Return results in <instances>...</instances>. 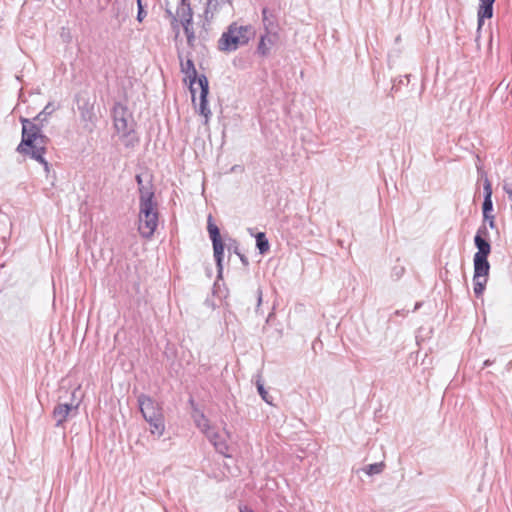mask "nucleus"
Masks as SVG:
<instances>
[{
	"mask_svg": "<svg viewBox=\"0 0 512 512\" xmlns=\"http://www.w3.org/2000/svg\"><path fill=\"white\" fill-rule=\"evenodd\" d=\"M150 425V432L157 437H161L165 431V422L164 416L159 415L155 417H151V419L145 420Z\"/></svg>",
	"mask_w": 512,
	"mask_h": 512,
	"instance_id": "18",
	"label": "nucleus"
},
{
	"mask_svg": "<svg viewBox=\"0 0 512 512\" xmlns=\"http://www.w3.org/2000/svg\"><path fill=\"white\" fill-rule=\"evenodd\" d=\"M484 192V201L482 204V212L484 220H488L489 214H491L493 210V202H492V186L490 181L486 178L483 185Z\"/></svg>",
	"mask_w": 512,
	"mask_h": 512,
	"instance_id": "15",
	"label": "nucleus"
},
{
	"mask_svg": "<svg viewBox=\"0 0 512 512\" xmlns=\"http://www.w3.org/2000/svg\"><path fill=\"white\" fill-rule=\"evenodd\" d=\"M138 404L145 420L163 414L161 406L150 396L140 394L138 396Z\"/></svg>",
	"mask_w": 512,
	"mask_h": 512,
	"instance_id": "9",
	"label": "nucleus"
},
{
	"mask_svg": "<svg viewBox=\"0 0 512 512\" xmlns=\"http://www.w3.org/2000/svg\"><path fill=\"white\" fill-rule=\"evenodd\" d=\"M181 25H182V27L184 29V33H185L186 38H187V44L190 47H193L194 43H195V40H196V37H195V32H194L193 27H192V23L181 24Z\"/></svg>",
	"mask_w": 512,
	"mask_h": 512,
	"instance_id": "24",
	"label": "nucleus"
},
{
	"mask_svg": "<svg viewBox=\"0 0 512 512\" xmlns=\"http://www.w3.org/2000/svg\"><path fill=\"white\" fill-rule=\"evenodd\" d=\"M54 111V104L48 103L33 120L21 119L22 139L16 149L20 154L29 156L42 164L46 172H49V163L45 160L44 154L49 139L42 133V128Z\"/></svg>",
	"mask_w": 512,
	"mask_h": 512,
	"instance_id": "1",
	"label": "nucleus"
},
{
	"mask_svg": "<svg viewBox=\"0 0 512 512\" xmlns=\"http://www.w3.org/2000/svg\"><path fill=\"white\" fill-rule=\"evenodd\" d=\"M384 467L385 464L383 462H377L367 465L363 470L367 475L373 476L376 474H380L384 470Z\"/></svg>",
	"mask_w": 512,
	"mask_h": 512,
	"instance_id": "23",
	"label": "nucleus"
},
{
	"mask_svg": "<svg viewBox=\"0 0 512 512\" xmlns=\"http://www.w3.org/2000/svg\"><path fill=\"white\" fill-rule=\"evenodd\" d=\"M256 247L260 254H265L269 250V242L264 232L256 234Z\"/></svg>",
	"mask_w": 512,
	"mask_h": 512,
	"instance_id": "22",
	"label": "nucleus"
},
{
	"mask_svg": "<svg viewBox=\"0 0 512 512\" xmlns=\"http://www.w3.org/2000/svg\"><path fill=\"white\" fill-rule=\"evenodd\" d=\"M232 10V0H206V8L203 13V28L209 25L214 17L221 12Z\"/></svg>",
	"mask_w": 512,
	"mask_h": 512,
	"instance_id": "6",
	"label": "nucleus"
},
{
	"mask_svg": "<svg viewBox=\"0 0 512 512\" xmlns=\"http://www.w3.org/2000/svg\"><path fill=\"white\" fill-rule=\"evenodd\" d=\"M474 244L477 248V252L474 257L488 258L491 252V244L488 239L481 238L480 235H475Z\"/></svg>",
	"mask_w": 512,
	"mask_h": 512,
	"instance_id": "17",
	"label": "nucleus"
},
{
	"mask_svg": "<svg viewBox=\"0 0 512 512\" xmlns=\"http://www.w3.org/2000/svg\"><path fill=\"white\" fill-rule=\"evenodd\" d=\"M177 18L181 24H189L193 22V11L187 0H181L180 5L177 7L176 17H173L174 21H177Z\"/></svg>",
	"mask_w": 512,
	"mask_h": 512,
	"instance_id": "14",
	"label": "nucleus"
},
{
	"mask_svg": "<svg viewBox=\"0 0 512 512\" xmlns=\"http://www.w3.org/2000/svg\"><path fill=\"white\" fill-rule=\"evenodd\" d=\"M474 283V293L477 297L481 296L485 290V286L487 283V279H477L473 280Z\"/></svg>",
	"mask_w": 512,
	"mask_h": 512,
	"instance_id": "26",
	"label": "nucleus"
},
{
	"mask_svg": "<svg viewBox=\"0 0 512 512\" xmlns=\"http://www.w3.org/2000/svg\"><path fill=\"white\" fill-rule=\"evenodd\" d=\"M157 203L154 201L153 189H140L139 216L157 214Z\"/></svg>",
	"mask_w": 512,
	"mask_h": 512,
	"instance_id": "8",
	"label": "nucleus"
},
{
	"mask_svg": "<svg viewBox=\"0 0 512 512\" xmlns=\"http://www.w3.org/2000/svg\"><path fill=\"white\" fill-rule=\"evenodd\" d=\"M135 180H136V182H137V184H138V190H139V191H140V189H141V188H144V189H153V188H152V185H151L150 183H148L147 185H144V184H143V180H142L141 175L137 174V175L135 176Z\"/></svg>",
	"mask_w": 512,
	"mask_h": 512,
	"instance_id": "28",
	"label": "nucleus"
},
{
	"mask_svg": "<svg viewBox=\"0 0 512 512\" xmlns=\"http://www.w3.org/2000/svg\"><path fill=\"white\" fill-rule=\"evenodd\" d=\"M261 303H262V290L260 288H258V290H257V310L259 309Z\"/></svg>",
	"mask_w": 512,
	"mask_h": 512,
	"instance_id": "30",
	"label": "nucleus"
},
{
	"mask_svg": "<svg viewBox=\"0 0 512 512\" xmlns=\"http://www.w3.org/2000/svg\"><path fill=\"white\" fill-rule=\"evenodd\" d=\"M256 386H257V391H258L259 395L261 396V398L267 404L271 405L272 404V397L269 395V393L265 389L264 384L261 382V380H257Z\"/></svg>",
	"mask_w": 512,
	"mask_h": 512,
	"instance_id": "25",
	"label": "nucleus"
},
{
	"mask_svg": "<svg viewBox=\"0 0 512 512\" xmlns=\"http://www.w3.org/2000/svg\"><path fill=\"white\" fill-rule=\"evenodd\" d=\"M234 252H235L238 256H239V254H241V253L238 251V248H237V247H235V248H234Z\"/></svg>",
	"mask_w": 512,
	"mask_h": 512,
	"instance_id": "35",
	"label": "nucleus"
},
{
	"mask_svg": "<svg viewBox=\"0 0 512 512\" xmlns=\"http://www.w3.org/2000/svg\"><path fill=\"white\" fill-rule=\"evenodd\" d=\"M239 258H240L241 262L243 263V265L247 266L249 264L248 258L245 255L239 254Z\"/></svg>",
	"mask_w": 512,
	"mask_h": 512,
	"instance_id": "33",
	"label": "nucleus"
},
{
	"mask_svg": "<svg viewBox=\"0 0 512 512\" xmlns=\"http://www.w3.org/2000/svg\"><path fill=\"white\" fill-rule=\"evenodd\" d=\"M492 364H493V361H491V360L487 359V360H485V361L483 362V367H482V368H484V367H488V366H490V365H492Z\"/></svg>",
	"mask_w": 512,
	"mask_h": 512,
	"instance_id": "34",
	"label": "nucleus"
},
{
	"mask_svg": "<svg viewBox=\"0 0 512 512\" xmlns=\"http://www.w3.org/2000/svg\"><path fill=\"white\" fill-rule=\"evenodd\" d=\"M404 272V268L403 267H395L394 268V274L397 276V277H400Z\"/></svg>",
	"mask_w": 512,
	"mask_h": 512,
	"instance_id": "32",
	"label": "nucleus"
},
{
	"mask_svg": "<svg viewBox=\"0 0 512 512\" xmlns=\"http://www.w3.org/2000/svg\"><path fill=\"white\" fill-rule=\"evenodd\" d=\"M75 392H76V390L72 392V398H74Z\"/></svg>",
	"mask_w": 512,
	"mask_h": 512,
	"instance_id": "36",
	"label": "nucleus"
},
{
	"mask_svg": "<svg viewBox=\"0 0 512 512\" xmlns=\"http://www.w3.org/2000/svg\"><path fill=\"white\" fill-rule=\"evenodd\" d=\"M476 235H480L481 238H486L487 239V237H488V229H487L485 224H482L478 228V230L476 232Z\"/></svg>",
	"mask_w": 512,
	"mask_h": 512,
	"instance_id": "29",
	"label": "nucleus"
},
{
	"mask_svg": "<svg viewBox=\"0 0 512 512\" xmlns=\"http://www.w3.org/2000/svg\"><path fill=\"white\" fill-rule=\"evenodd\" d=\"M113 121L114 127L117 133L121 134L125 138H129V140L125 143V145L133 146L134 136H131L133 132V121L131 119V115L129 114L127 108L120 103H116L113 107Z\"/></svg>",
	"mask_w": 512,
	"mask_h": 512,
	"instance_id": "4",
	"label": "nucleus"
},
{
	"mask_svg": "<svg viewBox=\"0 0 512 512\" xmlns=\"http://www.w3.org/2000/svg\"><path fill=\"white\" fill-rule=\"evenodd\" d=\"M178 57L180 60L181 72L185 74L186 78L189 79L190 92L192 95V101L194 103L196 93L195 85H198L200 88L198 112L200 115L204 116L205 123H207L211 116V111L208 107L207 101V96L209 93L208 79L204 74L198 76L197 70L192 59L188 58L186 61H184L180 54Z\"/></svg>",
	"mask_w": 512,
	"mask_h": 512,
	"instance_id": "2",
	"label": "nucleus"
},
{
	"mask_svg": "<svg viewBox=\"0 0 512 512\" xmlns=\"http://www.w3.org/2000/svg\"><path fill=\"white\" fill-rule=\"evenodd\" d=\"M253 34V29L250 25H238L236 22H233L221 35L218 41V48L224 52L235 51L240 46L246 45Z\"/></svg>",
	"mask_w": 512,
	"mask_h": 512,
	"instance_id": "3",
	"label": "nucleus"
},
{
	"mask_svg": "<svg viewBox=\"0 0 512 512\" xmlns=\"http://www.w3.org/2000/svg\"><path fill=\"white\" fill-rule=\"evenodd\" d=\"M262 21L267 34L275 32L276 20L274 15L268 10V8L262 9Z\"/></svg>",
	"mask_w": 512,
	"mask_h": 512,
	"instance_id": "19",
	"label": "nucleus"
},
{
	"mask_svg": "<svg viewBox=\"0 0 512 512\" xmlns=\"http://www.w3.org/2000/svg\"><path fill=\"white\" fill-rule=\"evenodd\" d=\"M488 223H489V227L491 229H494L495 228V221H494V216L492 214H489V218H488Z\"/></svg>",
	"mask_w": 512,
	"mask_h": 512,
	"instance_id": "31",
	"label": "nucleus"
},
{
	"mask_svg": "<svg viewBox=\"0 0 512 512\" xmlns=\"http://www.w3.org/2000/svg\"><path fill=\"white\" fill-rule=\"evenodd\" d=\"M207 230L212 241L214 258L216 262L218 277H221L223 271L224 243L221 239L220 230L212 222V217H208Z\"/></svg>",
	"mask_w": 512,
	"mask_h": 512,
	"instance_id": "5",
	"label": "nucleus"
},
{
	"mask_svg": "<svg viewBox=\"0 0 512 512\" xmlns=\"http://www.w3.org/2000/svg\"><path fill=\"white\" fill-rule=\"evenodd\" d=\"M79 402H75L74 399L70 403H58L53 409V419L55 425L60 427L68 418L75 417L78 414Z\"/></svg>",
	"mask_w": 512,
	"mask_h": 512,
	"instance_id": "7",
	"label": "nucleus"
},
{
	"mask_svg": "<svg viewBox=\"0 0 512 512\" xmlns=\"http://www.w3.org/2000/svg\"><path fill=\"white\" fill-rule=\"evenodd\" d=\"M479 8L477 12L478 26L481 27L485 19L493 16V4L495 0H479Z\"/></svg>",
	"mask_w": 512,
	"mask_h": 512,
	"instance_id": "16",
	"label": "nucleus"
},
{
	"mask_svg": "<svg viewBox=\"0 0 512 512\" xmlns=\"http://www.w3.org/2000/svg\"><path fill=\"white\" fill-rule=\"evenodd\" d=\"M272 45L273 40L266 33L265 35H262L260 38V41L257 46V52L262 56H266L269 54Z\"/></svg>",
	"mask_w": 512,
	"mask_h": 512,
	"instance_id": "21",
	"label": "nucleus"
},
{
	"mask_svg": "<svg viewBox=\"0 0 512 512\" xmlns=\"http://www.w3.org/2000/svg\"><path fill=\"white\" fill-rule=\"evenodd\" d=\"M158 226V213L152 215L139 216V233L144 238L153 236Z\"/></svg>",
	"mask_w": 512,
	"mask_h": 512,
	"instance_id": "10",
	"label": "nucleus"
},
{
	"mask_svg": "<svg viewBox=\"0 0 512 512\" xmlns=\"http://www.w3.org/2000/svg\"><path fill=\"white\" fill-rule=\"evenodd\" d=\"M137 7H138L137 20L139 22H142L143 19L146 17L147 13L144 10V7L142 5V1L141 0H137Z\"/></svg>",
	"mask_w": 512,
	"mask_h": 512,
	"instance_id": "27",
	"label": "nucleus"
},
{
	"mask_svg": "<svg viewBox=\"0 0 512 512\" xmlns=\"http://www.w3.org/2000/svg\"><path fill=\"white\" fill-rule=\"evenodd\" d=\"M205 435L218 453L222 454L225 457H230V455L228 454L229 446L224 436L214 431L213 428L210 431H208Z\"/></svg>",
	"mask_w": 512,
	"mask_h": 512,
	"instance_id": "12",
	"label": "nucleus"
},
{
	"mask_svg": "<svg viewBox=\"0 0 512 512\" xmlns=\"http://www.w3.org/2000/svg\"><path fill=\"white\" fill-rule=\"evenodd\" d=\"M193 419L196 424V426L204 433L206 434L208 431L212 429V427L209 424V420L206 418V416L198 411L194 410Z\"/></svg>",
	"mask_w": 512,
	"mask_h": 512,
	"instance_id": "20",
	"label": "nucleus"
},
{
	"mask_svg": "<svg viewBox=\"0 0 512 512\" xmlns=\"http://www.w3.org/2000/svg\"><path fill=\"white\" fill-rule=\"evenodd\" d=\"M474 275L473 280L487 279L490 271L488 258L474 257Z\"/></svg>",
	"mask_w": 512,
	"mask_h": 512,
	"instance_id": "13",
	"label": "nucleus"
},
{
	"mask_svg": "<svg viewBox=\"0 0 512 512\" xmlns=\"http://www.w3.org/2000/svg\"><path fill=\"white\" fill-rule=\"evenodd\" d=\"M78 109L80 111V116L83 122H85V128L89 131H92L95 126V113L93 109V104H91L88 100H83L82 103L79 102Z\"/></svg>",
	"mask_w": 512,
	"mask_h": 512,
	"instance_id": "11",
	"label": "nucleus"
}]
</instances>
